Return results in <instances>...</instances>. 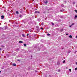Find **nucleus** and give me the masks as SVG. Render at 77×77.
Wrapping results in <instances>:
<instances>
[{
    "label": "nucleus",
    "instance_id": "nucleus-29",
    "mask_svg": "<svg viewBox=\"0 0 77 77\" xmlns=\"http://www.w3.org/2000/svg\"><path fill=\"white\" fill-rule=\"evenodd\" d=\"M57 64H58V65H60V64L59 63H57Z\"/></svg>",
    "mask_w": 77,
    "mask_h": 77
},
{
    "label": "nucleus",
    "instance_id": "nucleus-3",
    "mask_svg": "<svg viewBox=\"0 0 77 77\" xmlns=\"http://www.w3.org/2000/svg\"><path fill=\"white\" fill-rule=\"evenodd\" d=\"M44 3H45V4H47L48 3V1H46V2H45Z\"/></svg>",
    "mask_w": 77,
    "mask_h": 77
},
{
    "label": "nucleus",
    "instance_id": "nucleus-21",
    "mask_svg": "<svg viewBox=\"0 0 77 77\" xmlns=\"http://www.w3.org/2000/svg\"><path fill=\"white\" fill-rule=\"evenodd\" d=\"M75 70H77V68H75Z\"/></svg>",
    "mask_w": 77,
    "mask_h": 77
},
{
    "label": "nucleus",
    "instance_id": "nucleus-24",
    "mask_svg": "<svg viewBox=\"0 0 77 77\" xmlns=\"http://www.w3.org/2000/svg\"><path fill=\"white\" fill-rule=\"evenodd\" d=\"M41 29H42V30H43V28H41Z\"/></svg>",
    "mask_w": 77,
    "mask_h": 77
},
{
    "label": "nucleus",
    "instance_id": "nucleus-22",
    "mask_svg": "<svg viewBox=\"0 0 77 77\" xmlns=\"http://www.w3.org/2000/svg\"><path fill=\"white\" fill-rule=\"evenodd\" d=\"M74 23H72V25H71L72 26V25H74Z\"/></svg>",
    "mask_w": 77,
    "mask_h": 77
},
{
    "label": "nucleus",
    "instance_id": "nucleus-26",
    "mask_svg": "<svg viewBox=\"0 0 77 77\" xmlns=\"http://www.w3.org/2000/svg\"><path fill=\"white\" fill-rule=\"evenodd\" d=\"M22 35H23V37H24V34H23Z\"/></svg>",
    "mask_w": 77,
    "mask_h": 77
},
{
    "label": "nucleus",
    "instance_id": "nucleus-27",
    "mask_svg": "<svg viewBox=\"0 0 77 77\" xmlns=\"http://www.w3.org/2000/svg\"><path fill=\"white\" fill-rule=\"evenodd\" d=\"M72 26V25H70V26H69V27H71Z\"/></svg>",
    "mask_w": 77,
    "mask_h": 77
},
{
    "label": "nucleus",
    "instance_id": "nucleus-33",
    "mask_svg": "<svg viewBox=\"0 0 77 77\" xmlns=\"http://www.w3.org/2000/svg\"><path fill=\"white\" fill-rule=\"evenodd\" d=\"M63 31V29H62V30L61 31V32H62Z\"/></svg>",
    "mask_w": 77,
    "mask_h": 77
},
{
    "label": "nucleus",
    "instance_id": "nucleus-35",
    "mask_svg": "<svg viewBox=\"0 0 77 77\" xmlns=\"http://www.w3.org/2000/svg\"><path fill=\"white\" fill-rule=\"evenodd\" d=\"M66 69H68V67H66Z\"/></svg>",
    "mask_w": 77,
    "mask_h": 77
},
{
    "label": "nucleus",
    "instance_id": "nucleus-28",
    "mask_svg": "<svg viewBox=\"0 0 77 77\" xmlns=\"http://www.w3.org/2000/svg\"><path fill=\"white\" fill-rule=\"evenodd\" d=\"M64 3H66V2L64 1Z\"/></svg>",
    "mask_w": 77,
    "mask_h": 77
},
{
    "label": "nucleus",
    "instance_id": "nucleus-14",
    "mask_svg": "<svg viewBox=\"0 0 77 77\" xmlns=\"http://www.w3.org/2000/svg\"><path fill=\"white\" fill-rule=\"evenodd\" d=\"M69 71L70 72H71V69H69Z\"/></svg>",
    "mask_w": 77,
    "mask_h": 77
},
{
    "label": "nucleus",
    "instance_id": "nucleus-9",
    "mask_svg": "<svg viewBox=\"0 0 77 77\" xmlns=\"http://www.w3.org/2000/svg\"><path fill=\"white\" fill-rule=\"evenodd\" d=\"M77 15H75V17L74 18H77Z\"/></svg>",
    "mask_w": 77,
    "mask_h": 77
},
{
    "label": "nucleus",
    "instance_id": "nucleus-15",
    "mask_svg": "<svg viewBox=\"0 0 77 77\" xmlns=\"http://www.w3.org/2000/svg\"><path fill=\"white\" fill-rule=\"evenodd\" d=\"M16 13L17 14H18V12L16 11Z\"/></svg>",
    "mask_w": 77,
    "mask_h": 77
},
{
    "label": "nucleus",
    "instance_id": "nucleus-7",
    "mask_svg": "<svg viewBox=\"0 0 77 77\" xmlns=\"http://www.w3.org/2000/svg\"><path fill=\"white\" fill-rule=\"evenodd\" d=\"M24 45L25 46V47H26V44H24Z\"/></svg>",
    "mask_w": 77,
    "mask_h": 77
},
{
    "label": "nucleus",
    "instance_id": "nucleus-2",
    "mask_svg": "<svg viewBox=\"0 0 77 77\" xmlns=\"http://www.w3.org/2000/svg\"><path fill=\"white\" fill-rule=\"evenodd\" d=\"M4 18V16H2L1 19H3Z\"/></svg>",
    "mask_w": 77,
    "mask_h": 77
},
{
    "label": "nucleus",
    "instance_id": "nucleus-32",
    "mask_svg": "<svg viewBox=\"0 0 77 77\" xmlns=\"http://www.w3.org/2000/svg\"><path fill=\"white\" fill-rule=\"evenodd\" d=\"M60 12H62V10H60Z\"/></svg>",
    "mask_w": 77,
    "mask_h": 77
},
{
    "label": "nucleus",
    "instance_id": "nucleus-12",
    "mask_svg": "<svg viewBox=\"0 0 77 77\" xmlns=\"http://www.w3.org/2000/svg\"><path fill=\"white\" fill-rule=\"evenodd\" d=\"M58 72H60V69H58Z\"/></svg>",
    "mask_w": 77,
    "mask_h": 77
},
{
    "label": "nucleus",
    "instance_id": "nucleus-34",
    "mask_svg": "<svg viewBox=\"0 0 77 77\" xmlns=\"http://www.w3.org/2000/svg\"><path fill=\"white\" fill-rule=\"evenodd\" d=\"M1 50H2V49L0 48V51Z\"/></svg>",
    "mask_w": 77,
    "mask_h": 77
},
{
    "label": "nucleus",
    "instance_id": "nucleus-6",
    "mask_svg": "<svg viewBox=\"0 0 77 77\" xmlns=\"http://www.w3.org/2000/svg\"><path fill=\"white\" fill-rule=\"evenodd\" d=\"M47 36H50V34L48 33L47 34Z\"/></svg>",
    "mask_w": 77,
    "mask_h": 77
},
{
    "label": "nucleus",
    "instance_id": "nucleus-20",
    "mask_svg": "<svg viewBox=\"0 0 77 77\" xmlns=\"http://www.w3.org/2000/svg\"><path fill=\"white\" fill-rule=\"evenodd\" d=\"M70 52H71V51H68V53H70Z\"/></svg>",
    "mask_w": 77,
    "mask_h": 77
},
{
    "label": "nucleus",
    "instance_id": "nucleus-18",
    "mask_svg": "<svg viewBox=\"0 0 77 77\" xmlns=\"http://www.w3.org/2000/svg\"><path fill=\"white\" fill-rule=\"evenodd\" d=\"M61 6H62V7H63V5L62 4V5H61Z\"/></svg>",
    "mask_w": 77,
    "mask_h": 77
},
{
    "label": "nucleus",
    "instance_id": "nucleus-31",
    "mask_svg": "<svg viewBox=\"0 0 77 77\" xmlns=\"http://www.w3.org/2000/svg\"><path fill=\"white\" fill-rule=\"evenodd\" d=\"M76 64L77 65V62L76 63Z\"/></svg>",
    "mask_w": 77,
    "mask_h": 77
},
{
    "label": "nucleus",
    "instance_id": "nucleus-36",
    "mask_svg": "<svg viewBox=\"0 0 77 77\" xmlns=\"http://www.w3.org/2000/svg\"><path fill=\"white\" fill-rule=\"evenodd\" d=\"M18 60V61H19V60Z\"/></svg>",
    "mask_w": 77,
    "mask_h": 77
},
{
    "label": "nucleus",
    "instance_id": "nucleus-10",
    "mask_svg": "<svg viewBox=\"0 0 77 77\" xmlns=\"http://www.w3.org/2000/svg\"><path fill=\"white\" fill-rule=\"evenodd\" d=\"M52 24L53 26H54V23H52Z\"/></svg>",
    "mask_w": 77,
    "mask_h": 77
},
{
    "label": "nucleus",
    "instance_id": "nucleus-4",
    "mask_svg": "<svg viewBox=\"0 0 77 77\" xmlns=\"http://www.w3.org/2000/svg\"><path fill=\"white\" fill-rule=\"evenodd\" d=\"M13 66H16V64H15V63H14L13 64Z\"/></svg>",
    "mask_w": 77,
    "mask_h": 77
},
{
    "label": "nucleus",
    "instance_id": "nucleus-5",
    "mask_svg": "<svg viewBox=\"0 0 77 77\" xmlns=\"http://www.w3.org/2000/svg\"><path fill=\"white\" fill-rule=\"evenodd\" d=\"M19 43H21V44L23 43V42L21 41H19Z\"/></svg>",
    "mask_w": 77,
    "mask_h": 77
},
{
    "label": "nucleus",
    "instance_id": "nucleus-25",
    "mask_svg": "<svg viewBox=\"0 0 77 77\" xmlns=\"http://www.w3.org/2000/svg\"><path fill=\"white\" fill-rule=\"evenodd\" d=\"M29 34H27L26 35L27 36H29Z\"/></svg>",
    "mask_w": 77,
    "mask_h": 77
},
{
    "label": "nucleus",
    "instance_id": "nucleus-30",
    "mask_svg": "<svg viewBox=\"0 0 77 77\" xmlns=\"http://www.w3.org/2000/svg\"><path fill=\"white\" fill-rule=\"evenodd\" d=\"M20 17H21V15H20Z\"/></svg>",
    "mask_w": 77,
    "mask_h": 77
},
{
    "label": "nucleus",
    "instance_id": "nucleus-1",
    "mask_svg": "<svg viewBox=\"0 0 77 77\" xmlns=\"http://www.w3.org/2000/svg\"><path fill=\"white\" fill-rule=\"evenodd\" d=\"M37 13H38V14H39V12L37 11H35V14H37Z\"/></svg>",
    "mask_w": 77,
    "mask_h": 77
},
{
    "label": "nucleus",
    "instance_id": "nucleus-17",
    "mask_svg": "<svg viewBox=\"0 0 77 77\" xmlns=\"http://www.w3.org/2000/svg\"><path fill=\"white\" fill-rule=\"evenodd\" d=\"M39 26H36V28H37V29H39Z\"/></svg>",
    "mask_w": 77,
    "mask_h": 77
},
{
    "label": "nucleus",
    "instance_id": "nucleus-8",
    "mask_svg": "<svg viewBox=\"0 0 77 77\" xmlns=\"http://www.w3.org/2000/svg\"><path fill=\"white\" fill-rule=\"evenodd\" d=\"M75 3V2H73V5H74Z\"/></svg>",
    "mask_w": 77,
    "mask_h": 77
},
{
    "label": "nucleus",
    "instance_id": "nucleus-16",
    "mask_svg": "<svg viewBox=\"0 0 77 77\" xmlns=\"http://www.w3.org/2000/svg\"><path fill=\"white\" fill-rule=\"evenodd\" d=\"M65 60H64L63 61V63H65Z\"/></svg>",
    "mask_w": 77,
    "mask_h": 77
},
{
    "label": "nucleus",
    "instance_id": "nucleus-19",
    "mask_svg": "<svg viewBox=\"0 0 77 77\" xmlns=\"http://www.w3.org/2000/svg\"><path fill=\"white\" fill-rule=\"evenodd\" d=\"M75 12H76V13H77V11L76 10H75Z\"/></svg>",
    "mask_w": 77,
    "mask_h": 77
},
{
    "label": "nucleus",
    "instance_id": "nucleus-11",
    "mask_svg": "<svg viewBox=\"0 0 77 77\" xmlns=\"http://www.w3.org/2000/svg\"><path fill=\"white\" fill-rule=\"evenodd\" d=\"M69 38H72V35H70L69 36Z\"/></svg>",
    "mask_w": 77,
    "mask_h": 77
},
{
    "label": "nucleus",
    "instance_id": "nucleus-23",
    "mask_svg": "<svg viewBox=\"0 0 77 77\" xmlns=\"http://www.w3.org/2000/svg\"><path fill=\"white\" fill-rule=\"evenodd\" d=\"M2 47H4V46H3V45H2Z\"/></svg>",
    "mask_w": 77,
    "mask_h": 77
},
{
    "label": "nucleus",
    "instance_id": "nucleus-13",
    "mask_svg": "<svg viewBox=\"0 0 77 77\" xmlns=\"http://www.w3.org/2000/svg\"><path fill=\"white\" fill-rule=\"evenodd\" d=\"M41 25H44V23H42Z\"/></svg>",
    "mask_w": 77,
    "mask_h": 77
}]
</instances>
